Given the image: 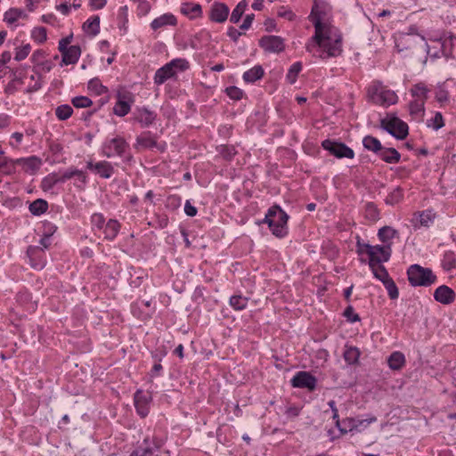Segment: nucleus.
Instances as JSON below:
<instances>
[{
    "instance_id": "51",
    "label": "nucleus",
    "mask_w": 456,
    "mask_h": 456,
    "mask_svg": "<svg viewBox=\"0 0 456 456\" xmlns=\"http://www.w3.org/2000/svg\"><path fill=\"white\" fill-rule=\"evenodd\" d=\"M427 126L434 130H438L444 126V118L441 112H436L434 117L428 119Z\"/></svg>"
},
{
    "instance_id": "25",
    "label": "nucleus",
    "mask_w": 456,
    "mask_h": 456,
    "mask_svg": "<svg viewBox=\"0 0 456 456\" xmlns=\"http://www.w3.org/2000/svg\"><path fill=\"white\" fill-rule=\"evenodd\" d=\"M176 24V19L172 13H164L159 17L154 19L151 22V28L153 30H158L166 26H175Z\"/></svg>"
},
{
    "instance_id": "37",
    "label": "nucleus",
    "mask_w": 456,
    "mask_h": 456,
    "mask_svg": "<svg viewBox=\"0 0 456 456\" xmlns=\"http://www.w3.org/2000/svg\"><path fill=\"white\" fill-rule=\"evenodd\" d=\"M61 183L60 176L56 173H51L41 181V189L49 191L58 183Z\"/></svg>"
},
{
    "instance_id": "60",
    "label": "nucleus",
    "mask_w": 456,
    "mask_h": 456,
    "mask_svg": "<svg viewBox=\"0 0 456 456\" xmlns=\"http://www.w3.org/2000/svg\"><path fill=\"white\" fill-rule=\"evenodd\" d=\"M344 314L346 317V319L351 322H355L360 321L359 315L354 313L352 306L346 307Z\"/></svg>"
},
{
    "instance_id": "1",
    "label": "nucleus",
    "mask_w": 456,
    "mask_h": 456,
    "mask_svg": "<svg viewBox=\"0 0 456 456\" xmlns=\"http://www.w3.org/2000/svg\"><path fill=\"white\" fill-rule=\"evenodd\" d=\"M308 18L314 34L305 43L306 52L322 60L339 56L343 52L342 35L331 24L330 5L323 0H314Z\"/></svg>"
},
{
    "instance_id": "24",
    "label": "nucleus",
    "mask_w": 456,
    "mask_h": 456,
    "mask_svg": "<svg viewBox=\"0 0 456 456\" xmlns=\"http://www.w3.org/2000/svg\"><path fill=\"white\" fill-rule=\"evenodd\" d=\"M62 54V64L69 65L77 62L81 49L78 45H70L67 50L61 52Z\"/></svg>"
},
{
    "instance_id": "48",
    "label": "nucleus",
    "mask_w": 456,
    "mask_h": 456,
    "mask_svg": "<svg viewBox=\"0 0 456 456\" xmlns=\"http://www.w3.org/2000/svg\"><path fill=\"white\" fill-rule=\"evenodd\" d=\"M360 352L358 348L351 346L346 349L344 353V359L348 364H354L358 362Z\"/></svg>"
},
{
    "instance_id": "57",
    "label": "nucleus",
    "mask_w": 456,
    "mask_h": 456,
    "mask_svg": "<svg viewBox=\"0 0 456 456\" xmlns=\"http://www.w3.org/2000/svg\"><path fill=\"white\" fill-rule=\"evenodd\" d=\"M23 134L20 132H15L12 134L11 140L9 142V145L11 148L17 150L20 148V145L22 143L23 141Z\"/></svg>"
},
{
    "instance_id": "61",
    "label": "nucleus",
    "mask_w": 456,
    "mask_h": 456,
    "mask_svg": "<svg viewBox=\"0 0 456 456\" xmlns=\"http://www.w3.org/2000/svg\"><path fill=\"white\" fill-rule=\"evenodd\" d=\"M107 4V0H89L88 5L91 10L97 11L103 9Z\"/></svg>"
},
{
    "instance_id": "43",
    "label": "nucleus",
    "mask_w": 456,
    "mask_h": 456,
    "mask_svg": "<svg viewBox=\"0 0 456 456\" xmlns=\"http://www.w3.org/2000/svg\"><path fill=\"white\" fill-rule=\"evenodd\" d=\"M442 266L447 272L456 268V255L454 252L447 251L444 254Z\"/></svg>"
},
{
    "instance_id": "32",
    "label": "nucleus",
    "mask_w": 456,
    "mask_h": 456,
    "mask_svg": "<svg viewBox=\"0 0 456 456\" xmlns=\"http://www.w3.org/2000/svg\"><path fill=\"white\" fill-rule=\"evenodd\" d=\"M119 229L120 224L115 219H110L102 229L105 239L110 240H114L117 237Z\"/></svg>"
},
{
    "instance_id": "62",
    "label": "nucleus",
    "mask_w": 456,
    "mask_h": 456,
    "mask_svg": "<svg viewBox=\"0 0 456 456\" xmlns=\"http://www.w3.org/2000/svg\"><path fill=\"white\" fill-rule=\"evenodd\" d=\"M377 421L376 417H370L365 419L358 420L356 424L354 425V428H367L370 424Z\"/></svg>"
},
{
    "instance_id": "52",
    "label": "nucleus",
    "mask_w": 456,
    "mask_h": 456,
    "mask_svg": "<svg viewBox=\"0 0 456 456\" xmlns=\"http://www.w3.org/2000/svg\"><path fill=\"white\" fill-rule=\"evenodd\" d=\"M89 90L94 92L97 95L104 94L108 92V88L104 86L97 78L91 79L88 83Z\"/></svg>"
},
{
    "instance_id": "6",
    "label": "nucleus",
    "mask_w": 456,
    "mask_h": 456,
    "mask_svg": "<svg viewBox=\"0 0 456 456\" xmlns=\"http://www.w3.org/2000/svg\"><path fill=\"white\" fill-rule=\"evenodd\" d=\"M129 149V144L120 135L107 138L100 148V153L106 158L124 157Z\"/></svg>"
},
{
    "instance_id": "12",
    "label": "nucleus",
    "mask_w": 456,
    "mask_h": 456,
    "mask_svg": "<svg viewBox=\"0 0 456 456\" xmlns=\"http://www.w3.org/2000/svg\"><path fill=\"white\" fill-rule=\"evenodd\" d=\"M290 382L293 387L306 388L309 391H313L316 387L317 379L307 371H298L291 379Z\"/></svg>"
},
{
    "instance_id": "58",
    "label": "nucleus",
    "mask_w": 456,
    "mask_h": 456,
    "mask_svg": "<svg viewBox=\"0 0 456 456\" xmlns=\"http://www.w3.org/2000/svg\"><path fill=\"white\" fill-rule=\"evenodd\" d=\"M227 95L232 100H240L243 96V91L237 86H229L225 89Z\"/></svg>"
},
{
    "instance_id": "10",
    "label": "nucleus",
    "mask_w": 456,
    "mask_h": 456,
    "mask_svg": "<svg viewBox=\"0 0 456 456\" xmlns=\"http://www.w3.org/2000/svg\"><path fill=\"white\" fill-rule=\"evenodd\" d=\"M134 102V95L127 91H119L117 94V102L113 107V113L118 117H124L129 113Z\"/></svg>"
},
{
    "instance_id": "36",
    "label": "nucleus",
    "mask_w": 456,
    "mask_h": 456,
    "mask_svg": "<svg viewBox=\"0 0 456 456\" xmlns=\"http://www.w3.org/2000/svg\"><path fill=\"white\" fill-rule=\"evenodd\" d=\"M364 217L370 222H376L380 218V213L373 202H367L363 209Z\"/></svg>"
},
{
    "instance_id": "38",
    "label": "nucleus",
    "mask_w": 456,
    "mask_h": 456,
    "mask_svg": "<svg viewBox=\"0 0 456 456\" xmlns=\"http://www.w3.org/2000/svg\"><path fill=\"white\" fill-rule=\"evenodd\" d=\"M369 266L374 275V277L378 280H379L382 283L391 279L389 276L387 269L384 265L379 264V265H372L371 263H369Z\"/></svg>"
},
{
    "instance_id": "54",
    "label": "nucleus",
    "mask_w": 456,
    "mask_h": 456,
    "mask_svg": "<svg viewBox=\"0 0 456 456\" xmlns=\"http://www.w3.org/2000/svg\"><path fill=\"white\" fill-rule=\"evenodd\" d=\"M385 286L387 294L391 299H397L399 297V291L396 284L392 280V278L383 283Z\"/></svg>"
},
{
    "instance_id": "23",
    "label": "nucleus",
    "mask_w": 456,
    "mask_h": 456,
    "mask_svg": "<svg viewBox=\"0 0 456 456\" xmlns=\"http://www.w3.org/2000/svg\"><path fill=\"white\" fill-rule=\"evenodd\" d=\"M156 115L147 108L136 110L134 119L140 123L142 127L151 126L155 120Z\"/></svg>"
},
{
    "instance_id": "22",
    "label": "nucleus",
    "mask_w": 456,
    "mask_h": 456,
    "mask_svg": "<svg viewBox=\"0 0 456 456\" xmlns=\"http://www.w3.org/2000/svg\"><path fill=\"white\" fill-rule=\"evenodd\" d=\"M18 173L16 159L0 157V175H13Z\"/></svg>"
},
{
    "instance_id": "41",
    "label": "nucleus",
    "mask_w": 456,
    "mask_h": 456,
    "mask_svg": "<svg viewBox=\"0 0 456 456\" xmlns=\"http://www.w3.org/2000/svg\"><path fill=\"white\" fill-rule=\"evenodd\" d=\"M435 98L441 106L449 102V92L445 86V83H440L436 86Z\"/></svg>"
},
{
    "instance_id": "30",
    "label": "nucleus",
    "mask_w": 456,
    "mask_h": 456,
    "mask_svg": "<svg viewBox=\"0 0 456 456\" xmlns=\"http://www.w3.org/2000/svg\"><path fill=\"white\" fill-rule=\"evenodd\" d=\"M398 236V232L391 226L381 227L378 232V237L384 245L392 246V240Z\"/></svg>"
},
{
    "instance_id": "11",
    "label": "nucleus",
    "mask_w": 456,
    "mask_h": 456,
    "mask_svg": "<svg viewBox=\"0 0 456 456\" xmlns=\"http://www.w3.org/2000/svg\"><path fill=\"white\" fill-rule=\"evenodd\" d=\"M86 168L104 179H110L115 172L114 166L107 160H89L86 162Z\"/></svg>"
},
{
    "instance_id": "39",
    "label": "nucleus",
    "mask_w": 456,
    "mask_h": 456,
    "mask_svg": "<svg viewBox=\"0 0 456 456\" xmlns=\"http://www.w3.org/2000/svg\"><path fill=\"white\" fill-rule=\"evenodd\" d=\"M248 298L242 295H233L230 297L229 304L235 311H242L248 306Z\"/></svg>"
},
{
    "instance_id": "2",
    "label": "nucleus",
    "mask_w": 456,
    "mask_h": 456,
    "mask_svg": "<svg viewBox=\"0 0 456 456\" xmlns=\"http://www.w3.org/2000/svg\"><path fill=\"white\" fill-rule=\"evenodd\" d=\"M367 96L371 103L384 108H388L398 102V96L395 92L379 81H373L368 86Z\"/></svg>"
},
{
    "instance_id": "53",
    "label": "nucleus",
    "mask_w": 456,
    "mask_h": 456,
    "mask_svg": "<svg viewBox=\"0 0 456 456\" xmlns=\"http://www.w3.org/2000/svg\"><path fill=\"white\" fill-rule=\"evenodd\" d=\"M71 102L77 109L89 108L93 104L92 100L86 96H76L72 99Z\"/></svg>"
},
{
    "instance_id": "29",
    "label": "nucleus",
    "mask_w": 456,
    "mask_h": 456,
    "mask_svg": "<svg viewBox=\"0 0 456 456\" xmlns=\"http://www.w3.org/2000/svg\"><path fill=\"white\" fill-rule=\"evenodd\" d=\"M134 147L137 149H152L157 147L160 151L164 150V147H159L156 140L148 134H142L138 136Z\"/></svg>"
},
{
    "instance_id": "17",
    "label": "nucleus",
    "mask_w": 456,
    "mask_h": 456,
    "mask_svg": "<svg viewBox=\"0 0 456 456\" xmlns=\"http://www.w3.org/2000/svg\"><path fill=\"white\" fill-rule=\"evenodd\" d=\"M434 298L436 302L442 305H450L454 302L456 294L450 287L441 285L435 289Z\"/></svg>"
},
{
    "instance_id": "50",
    "label": "nucleus",
    "mask_w": 456,
    "mask_h": 456,
    "mask_svg": "<svg viewBox=\"0 0 456 456\" xmlns=\"http://www.w3.org/2000/svg\"><path fill=\"white\" fill-rule=\"evenodd\" d=\"M73 176H77L83 183L86 182V175L85 173L78 169H69L65 171L61 176H60L61 183L72 178Z\"/></svg>"
},
{
    "instance_id": "20",
    "label": "nucleus",
    "mask_w": 456,
    "mask_h": 456,
    "mask_svg": "<svg viewBox=\"0 0 456 456\" xmlns=\"http://www.w3.org/2000/svg\"><path fill=\"white\" fill-rule=\"evenodd\" d=\"M159 447V443L150 438L143 440V444L134 450L130 456H152L155 451Z\"/></svg>"
},
{
    "instance_id": "45",
    "label": "nucleus",
    "mask_w": 456,
    "mask_h": 456,
    "mask_svg": "<svg viewBox=\"0 0 456 456\" xmlns=\"http://www.w3.org/2000/svg\"><path fill=\"white\" fill-rule=\"evenodd\" d=\"M31 38L38 45L45 43L47 39V32L45 27H35L31 30Z\"/></svg>"
},
{
    "instance_id": "34",
    "label": "nucleus",
    "mask_w": 456,
    "mask_h": 456,
    "mask_svg": "<svg viewBox=\"0 0 456 456\" xmlns=\"http://www.w3.org/2000/svg\"><path fill=\"white\" fill-rule=\"evenodd\" d=\"M387 363L392 370H400L405 364V357L401 352H394L387 359Z\"/></svg>"
},
{
    "instance_id": "59",
    "label": "nucleus",
    "mask_w": 456,
    "mask_h": 456,
    "mask_svg": "<svg viewBox=\"0 0 456 456\" xmlns=\"http://www.w3.org/2000/svg\"><path fill=\"white\" fill-rule=\"evenodd\" d=\"M328 405L330 406V408L331 409V411H332V418L333 419L336 421V426L338 428H339V430L343 433H346V429H343L340 428V422H339V419H338V411L336 407V403L335 401L331 400L328 403Z\"/></svg>"
},
{
    "instance_id": "5",
    "label": "nucleus",
    "mask_w": 456,
    "mask_h": 456,
    "mask_svg": "<svg viewBox=\"0 0 456 456\" xmlns=\"http://www.w3.org/2000/svg\"><path fill=\"white\" fill-rule=\"evenodd\" d=\"M409 282L414 287H429L436 282V275L431 269L412 265L407 270Z\"/></svg>"
},
{
    "instance_id": "8",
    "label": "nucleus",
    "mask_w": 456,
    "mask_h": 456,
    "mask_svg": "<svg viewBox=\"0 0 456 456\" xmlns=\"http://www.w3.org/2000/svg\"><path fill=\"white\" fill-rule=\"evenodd\" d=\"M366 253L370 259L369 263L372 265H379L383 262H387L391 256L392 249L389 245H370L364 244Z\"/></svg>"
},
{
    "instance_id": "14",
    "label": "nucleus",
    "mask_w": 456,
    "mask_h": 456,
    "mask_svg": "<svg viewBox=\"0 0 456 456\" xmlns=\"http://www.w3.org/2000/svg\"><path fill=\"white\" fill-rule=\"evenodd\" d=\"M17 167H20L21 170L29 175H33L37 174V172L42 167V159L37 156H29L27 158H19L16 159Z\"/></svg>"
},
{
    "instance_id": "28",
    "label": "nucleus",
    "mask_w": 456,
    "mask_h": 456,
    "mask_svg": "<svg viewBox=\"0 0 456 456\" xmlns=\"http://www.w3.org/2000/svg\"><path fill=\"white\" fill-rule=\"evenodd\" d=\"M100 17L94 15L88 18L83 24V30L90 36H96L100 32Z\"/></svg>"
},
{
    "instance_id": "35",
    "label": "nucleus",
    "mask_w": 456,
    "mask_h": 456,
    "mask_svg": "<svg viewBox=\"0 0 456 456\" xmlns=\"http://www.w3.org/2000/svg\"><path fill=\"white\" fill-rule=\"evenodd\" d=\"M264 76V69L261 66L257 65L247 70L243 74V79L247 83H254L259 80Z\"/></svg>"
},
{
    "instance_id": "18",
    "label": "nucleus",
    "mask_w": 456,
    "mask_h": 456,
    "mask_svg": "<svg viewBox=\"0 0 456 456\" xmlns=\"http://www.w3.org/2000/svg\"><path fill=\"white\" fill-rule=\"evenodd\" d=\"M229 12L230 10L225 4L216 2L211 6L209 18L212 21L223 23L227 20Z\"/></svg>"
},
{
    "instance_id": "3",
    "label": "nucleus",
    "mask_w": 456,
    "mask_h": 456,
    "mask_svg": "<svg viewBox=\"0 0 456 456\" xmlns=\"http://www.w3.org/2000/svg\"><path fill=\"white\" fill-rule=\"evenodd\" d=\"M288 219L287 213L281 207L275 205L268 209L264 222L268 224L274 236L283 238L288 233Z\"/></svg>"
},
{
    "instance_id": "64",
    "label": "nucleus",
    "mask_w": 456,
    "mask_h": 456,
    "mask_svg": "<svg viewBox=\"0 0 456 456\" xmlns=\"http://www.w3.org/2000/svg\"><path fill=\"white\" fill-rule=\"evenodd\" d=\"M137 4L139 12L143 15L147 14L151 10V4L147 0L140 2Z\"/></svg>"
},
{
    "instance_id": "44",
    "label": "nucleus",
    "mask_w": 456,
    "mask_h": 456,
    "mask_svg": "<svg viewBox=\"0 0 456 456\" xmlns=\"http://www.w3.org/2000/svg\"><path fill=\"white\" fill-rule=\"evenodd\" d=\"M403 193L402 188L395 187L388 193V195L385 199V202L387 205L394 206V205L399 203L403 200Z\"/></svg>"
},
{
    "instance_id": "21",
    "label": "nucleus",
    "mask_w": 456,
    "mask_h": 456,
    "mask_svg": "<svg viewBox=\"0 0 456 456\" xmlns=\"http://www.w3.org/2000/svg\"><path fill=\"white\" fill-rule=\"evenodd\" d=\"M430 89L424 82H419L413 85L410 89L412 100L419 101L426 103Z\"/></svg>"
},
{
    "instance_id": "46",
    "label": "nucleus",
    "mask_w": 456,
    "mask_h": 456,
    "mask_svg": "<svg viewBox=\"0 0 456 456\" xmlns=\"http://www.w3.org/2000/svg\"><path fill=\"white\" fill-rule=\"evenodd\" d=\"M302 68L303 66L300 61H297L290 66L286 75V79L289 84L293 85L296 83L297 77L302 70Z\"/></svg>"
},
{
    "instance_id": "7",
    "label": "nucleus",
    "mask_w": 456,
    "mask_h": 456,
    "mask_svg": "<svg viewBox=\"0 0 456 456\" xmlns=\"http://www.w3.org/2000/svg\"><path fill=\"white\" fill-rule=\"evenodd\" d=\"M380 126L398 140H403L409 134L408 125L395 114H387L380 120Z\"/></svg>"
},
{
    "instance_id": "40",
    "label": "nucleus",
    "mask_w": 456,
    "mask_h": 456,
    "mask_svg": "<svg viewBox=\"0 0 456 456\" xmlns=\"http://www.w3.org/2000/svg\"><path fill=\"white\" fill-rule=\"evenodd\" d=\"M362 144L366 150L370 151L376 154L379 153L382 147L379 140L371 135H366L362 140Z\"/></svg>"
},
{
    "instance_id": "47",
    "label": "nucleus",
    "mask_w": 456,
    "mask_h": 456,
    "mask_svg": "<svg viewBox=\"0 0 456 456\" xmlns=\"http://www.w3.org/2000/svg\"><path fill=\"white\" fill-rule=\"evenodd\" d=\"M247 2L246 0L240 1L236 7L233 9L231 14L230 21L232 23H238L243 15L246 8H247Z\"/></svg>"
},
{
    "instance_id": "27",
    "label": "nucleus",
    "mask_w": 456,
    "mask_h": 456,
    "mask_svg": "<svg viewBox=\"0 0 456 456\" xmlns=\"http://www.w3.org/2000/svg\"><path fill=\"white\" fill-rule=\"evenodd\" d=\"M181 12L189 19L193 20L201 17L202 8L200 4L184 3L181 6Z\"/></svg>"
},
{
    "instance_id": "15",
    "label": "nucleus",
    "mask_w": 456,
    "mask_h": 456,
    "mask_svg": "<svg viewBox=\"0 0 456 456\" xmlns=\"http://www.w3.org/2000/svg\"><path fill=\"white\" fill-rule=\"evenodd\" d=\"M134 406L137 413L144 418L149 414L151 396L149 393L138 390L134 396Z\"/></svg>"
},
{
    "instance_id": "26",
    "label": "nucleus",
    "mask_w": 456,
    "mask_h": 456,
    "mask_svg": "<svg viewBox=\"0 0 456 456\" xmlns=\"http://www.w3.org/2000/svg\"><path fill=\"white\" fill-rule=\"evenodd\" d=\"M378 156L385 162L396 164L401 159V154L395 148L381 147Z\"/></svg>"
},
{
    "instance_id": "55",
    "label": "nucleus",
    "mask_w": 456,
    "mask_h": 456,
    "mask_svg": "<svg viewBox=\"0 0 456 456\" xmlns=\"http://www.w3.org/2000/svg\"><path fill=\"white\" fill-rule=\"evenodd\" d=\"M31 51V46L29 44H25L18 48L15 51V60L22 61L28 57Z\"/></svg>"
},
{
    "instance_id": "42",
    "label": "nucleus",
    "mask_w": 456,
    "mask_h": 456,
    "mask_svg": "<svg viewBox=\"0 0 456 456\" xmlns=\"http://www.w3.org/2000/svg\"><path fill=\"white\" fill-rule=\"evenodd\" d=\"M48 205L45 200H36L29 205V211L32 215L40 216L47 210Z\"/></svg>"
},
{
    "instance_id": "33",
    "label": "nucleus",
    "mask_w": 456,
    "mask_h": 456,
    "mask_svg": "<svg viewBox=\"0 0 456 456\" xmlns=\"http://www.w3.org/2000/svg\"><path fill=\"white\" fill-rule=\"evenodd\" d=\"M409 112L414 119H421L425 114V103L419 101L411 100L409 102Z\"/></svg>"
},
{
    "instance_id": "4",
    "label": "nucleus",
    "mask_w": 456,
    "mask_h": 456,
    "mask_svg": "<svg viewBox=\"0 0 456 456\" xmlns=\"http://www.w3.org/2000/svg\"><path fill=\"white\" fill-rule=\"evenodd\" d=\"M189 68V61L183 58H176L157 69L154 75V83L158 86L174 77L180 71Z\"/></svg>"
},
{
    "instance_id": "49",
    "label": "nucleus",
    "mask_w": 456,
    "mask_h": 456,
    "mask_svg": "<svg viewBox=\"0 0 456 456\" xmlns=\"http://www.w3.org/2000/svg\"><path fill=\"white\" fill-rule=\"evenodd\" d=\"M73 110L68 104L60 105L55 110V115L59 120H66L71 117Z\"/></svg>"
},
{
    "instance_id": "31",
    "label": "nucleus",
    "mask_w": 456,
    "mask_h": 456,
    "mask_svg": "<svg viewBox=\"0 0 456 456\" xmlns=\"http://www.w3.org/2000/svg\"><path fill=\"white\" fill-rule=\"evenodd\" d=\"M436 218V214L432 210L418 212L414 215V221L420 226L429 227Z\"/></svg>"
},
{
    "instance_id": "16",
    "label": "nucleus",
    "mask_w": 456,
    "mask_h": 456,
    "mask_svg": "<svg viewBox=\"0 0 456 456\" xmlns=\"http://www.w3.org/2000/svg\"><path fill=\"white\" fill-rule=\"evenodd\" d=\"M27 255L29 258L31 267L37 270H42L46 265V256L41 247H28Z\"/></svg>"
},
{
    "instance_id": "56",
    "label": "nucleus",
    "mask_w": 456,
    "mask_h": 456,
    "mask_svg": "<svg viewBox=\"0 0 456 456\" xmlns=\"http://www.w3.org/2000/svg\"><path fill=\"white\" fill-rule=\"evenodd\" d=\"M91 222L94 228L102 230L105 225V218L102 214L95 213L91 216Z\"/></svg>"
},
{
    "instance_id": "13",
    "label": "nucleus",
    "mask_w": 456,
    "mask_h": 456,
    "mask_svg": "<svg viewBox=\"0 0 456 456\" xmlns=\"http://www.w3.org/2000/svg\"><path fill=\"white\" fill-rule=\"evenodd\" d=\"M259 45L267 53H279L284 51L285 44L282 37L278 36H264L259 40Z\"/></svg>"
},
{
    "instance_id": "63",
    "label": "nucleus",
    "mask_w": 456,
    "mask_h": 456,
    "mask_svg": "<svg viewBox=\"0 0 456 456\" xmlns=\"http://www.w3.org/2000/svg\"><path fill=\"white\" fill-rule=\"evenodd\" d=\"M184 212L188 216H195L197 215V208L191 204L189 200H186L184 205Z\"/></svg>"
},
{
    "instance_id": "9",
    "label": "nucleus",
    "mask_w": 456,
    "mask_h": 456,
    "mask_svg": "<svg viewBox=\"0 0 456 456\" xmlns=\"http://www.w3.org/2000/svg\"><path fill=\"white\" fill-rule=\"evenodd\" d=\"M324 150L328 151L330 154L338 159H354V151L346 146L345 143L334 142L331 140H324L322 143Z\"/></svg>"
},
{
    "instance_id": "19",
    "label": "nucleus",
    "mask_w": 456,
    "mask_h": 456,
    "mask_svg": "<svg viewBox=\"0 0 456 456\" xmlns=\"http://www.w3.org/2000/svg\"><path fill=\"white\" fill-rule=\"evenodd\" d=\"M28 19L27 12L20 8H10L4 14V21L9 26H18L20 20Z\"/></svg>"
}]
</instances>
